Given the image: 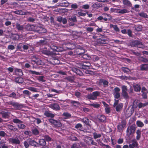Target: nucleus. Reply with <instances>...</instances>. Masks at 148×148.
Wrapping results in <instances>:
<instances>
[{"mask_svg": "<svg viewBox=\"0 0 148 148\" xmlns=\"http://www.w3.org/2000/svg\"><path fill=\"white\" fill-rule=\"evenodd\" d=\"M136 130L134 126L131 125L128 127L127 131V135L129 136L131 134H133Z\"/></svg>", "mask_w": 148, "mask_h": 148, "instance_id": "nucleus-1", "label": "nucleus"}, {"mask_svg": "<svg viewBox=\"0 0 148 148\" xmlns=\"http://www.w3.org/2000/svg\"><path fill=\"white\" fill-rule=\"evenodd\" d=\"M122 94L124 98H127L128 97L127 93V88L125 86H123L122 87Z\"/></svg>", "mask_w": 148, "mask_h": 148, "instance_id": "nucleus-2", "label": "nucleus"}, {"mask_svg": "<svg viewBox=\"0 0 148 148\" xmlns=\"http://www.w3.org/2000/svg\"><path fill=\"white\" fill-rule=\"evenodd\" d=\"M99 95V92H98L96 91L93 92L92 94L88 95V98L92 99L95 100Z\"/></svg>", "mask_w": 148, "mask_h": 148, "instance_id": "nucleus-3", "label": "nucleus"}, {"mask_svg": "<svg viewBox=\"0 0 148 148\" xmlns=\"http://www.w3.org/2000/svg\"><path fill=\"white\" fill-rule=\"evenodd\" d=\"M42 53L43 54L47 55H51L52 56L54 55V54L48 50L46 48H45L42 49L41 50Z\"/></svg>", "mask_w": 148, "mask_h": 148, "instance_id": "nucleus-4", "label": "nucleus"}, {"mask_svg": "<svg viewBox=\"0 0 148 148\" xmlns=\"http://www.w3.org/2000/svg\"><path fill=\"white\" fill-rule=\"evenodd\" d=\"M9 141L10 143L15 144H19L20 143V140L17 138H10L9 139Z\"/></svg>", "mask_w": 148, "mask_h": 148, "instance_id": "nucleus-5", "label": "nucleus"}, {"mask_svg": "<svg viewBox=\"0 0 148 148\" xmlns=\"http://www.w3.org/2000/svg\"><path fill=\"white\" fill-rule=\"evenodd\" d=\"M114 94L115 98L116 99H118L120 97V94L119 93L120 89L118 87H116L114 88Z\"/></svg>", "mask_w": 148, "mask_h": 148, "instance_id": "nucleus-6", "label": "nucleus"}, {"mask_svg": "<svg viewBox=\"0 0 148 148\" xmlns=\"http://www.w3.org/2000/svg\"><path fill=\"white\" fill-rule=\"evenodd\" d=\"M49 121L51 123H52L56 126L60 127L61 125L60 123L56 120L51 119H49Z\"/></svg>", "mask_w": 148, "mask_h": 148, "instance_id": "nucleus-7", "label": "nucleus"}, {"mask_svg": "<svg viewBox=\"0 0 148 148\" xmlns=\"http://www.w3.org/2000/svg\"><path fill=\"white\" fill-rule=\"evenodd\" d=\"M14 12L16 14L21 15L29 14V12H24L21 10L15 11H14Z\"/></svg>", "mask_w": 148, "mask_h": 148, "instance_id": "nucleus-8", "label": "nucleus"}, {"mask_svg": "<svg viewBox=\"0 0 148 148\" xmlns=\"http://www.w3.org/2000/svg\"><path fill=\"white\" fill-rule=\"evenodd\" d=\"M36 32L39 33H42L46 32L47 30L44 28L41 27H38L37 28Z\"/></svg>", "mask_w": 148, "mask_h": 148, "instance_id": "nucleus-9", "label": "nucleus"}, {"mask_svg": "<svg viewBox=\"0 0 148 148\" xmlns=\"http://www.w3.org/2000/svg\"><path fill=\"white\" fill-rule=\"evenodd\" d=\"M49 107L53 110H57L60 109L59 106L57 104H51L49 105Z\"/></svg>", "mask_w": 148, "mask_h": 148, "instance_id": "nucleus-10", "label": "nucleus"}, {"mask_svg": "<svg viewBox=\"0 0 148 148\" xmlns=\"http://www.w3.org/2000/svg\"><path fill=\"white\" fill-rule=\"evenodd\" d=\"M132 45L139 48H143V45L139 41H134L132 42Z\"/></svg>", "mask_w": 148, "mask_h": 148, "instance_id": "nucleus-11", "label": "nucleus"}, {"mask_svg": "<svg viewBox=\"0 0 148 148\" xmlns=\"http://www.w3.org/2000/svg\"><path fill=\"white\" fill-rule=\"evenodd\" d=\"M15 73L16 75L18 76H22L23 75V72L20 69L15 68Z\"/></svg>", "mask_w": 148, "mask_h": 148, "instance_id": "nucleus-12", "label": "nucleus"}, {"mask_svg": "<svg viewBox=\"0 0 148 148\" xmlns=\"http://www.w3.org/2000/svg\"><path fill=\"white\" fill-rule=\"evenodd\" d=\"M51 49L54 51H62V48L55 46H53Z\"/></svg>", "mask_w": 148, "mask_h": 148, "instance_id": "nucleus-13", "label": "nucleus"}, {"mask_svg": "<svg viewBox=\"0 0 148 148\" xmlns=\"http://www.w3.org/2000/svg\"><path fill=\"white\" fill-rule=\"evenodd\" d=\"M132 144H130L129 145L130 148H135L137 146V143L136 141H132Z\"/></svg>", "mask_w": 148, "mask_h": 148, "instance_id": "nucleus-14", "label": "nucleus"}, {"mask_svg": "<svg viewBox=\"0 0 148 148\" xmlns=\"http://www.w3.org/2000/svg\"><path fill=\"white\" fill-rule=\"evenodd\" d=\"M38 27L34 25H31L28 26L29 29L30 30L35 31H36L37 28Z\"/></svg>", "mask_w": 148, "mask_h": 148, "instance_id": "nucleus-15", "label": "nucleus"}, {"mask_svg": "<svg viewBox=\"0 0 148 148\" xmlns=\"http://www.w3.org/2000/svg\"><path fill=\"white\" fill-rule=\"evenodd\" d=\"M134 90L136 92L140 91L141 88L140 86L138 84H135L133 85Z\"/></svg>", "mask_w": 148, "mask_h": 148, "instance_id": "nucleus-16", "label": "nucleus"}, {"mask_svg": "<svg viewBox=\"0 0 148 148\" xmlns=\"http://www.w3.org/2000/svg\"><path fill=\"white\" fill-rule=\"evenodd\" d=\"M123 105V103H121L117 105L116 107V110L117 111H119L122 109Z\"/></svg>", "mask_w": 148, "mask_h": 148, "instance_id": "nucleus-17", "label": "nucleus"}, {"mask_svg": "<svg viewBox=\"0 0 148 148\" xmlns=\"http://www.w3.org/2000/svg\"><path fill=\"white\" fill-rule=\"evenodd\" d=\"M85 141L89 145L93 144V140L90 137L87 138L85 140Z\"/></svg>", "mask_w": 148, "mask_h": 148, "instance_id": "nucleus-18", "label": "nucleus"}, {"mask_svg": "<svg viewBox=\"0 0 148 148\" xmlns=\"http://www.w3.org/2000/svg\"><path fill=\"white\" fill-rule=\"evenodd\" d=\"M27 141L29 143L30 145L32 146L36 145V143L34 140H32L31 139H29L27 140Z\"/></svg>", "mask_w": 148, "mask_h": 148, "instance_id": "nucleus-19", "label": "nucleus"}, {"mask_svg": "<svg viewBox=\"0 0 148 148\" xmlns=\"http://www.w3.org/2000/svg\"><path fill=\"white\" fill-rule=\"evenodd\" d=\"M71 148H81V147L79 143H75L73 144Z\"/></svg>", "mask_w": 148, "mask_h": 148, "instance_id": "nucleus-20", "label": "nucleus"}, {"mask_svg": "<svg viewBox=\"0 0 148 148\" xmlns=\"http://www.w3.org/2000/svg\"><path fill=\"white\" fill-rule=\"evenodd\" d=\"M148 69V64H143L140 66V69L141 70H145Z\"/></svg>", "mask_w": 148, "mask_h": 148, "instance_id": "nucleus-21", "label": "nucleus"}, {"mask_svg": "<svg viewBox=\"0 0 148 148\" xmlns=\"http://www.w3.org/2000/svg\"><path fill=\"white\" fill-rule=\"evenodd\" d=\"M15 81L18 83H22L23 82V79L21 77H17L15 79Z\"/></svg>", "mask_w": 148, "mask_h": 148, "instance_id": "nucleus-22", "label": "nucleus"}, {"mask_svg": "<svg viewBox=\"0 0 148 148\" xmlns=\"http://www.w3.org/2000/svg\"><path fill=\"white\" fill-rule=\"evenodd\" d=\"M148 105V101L144 103H140L138 105V107L139 108L145 107Z\"/></svg>", "mask_w": 148, "mask_h": 148, "instance_id": "nucleus-23", "label": "nucleus"}, {"mask_svg": "<svg viewBox=\"0 0 148 148\" xmlns=\"http://www.w3.org/2000/svg\"><path fill=\"white\" fill-rule=\"evenodd\" d=\"M123 2L124 4L125 5L129 6H132L131 3L128 0H123Z\"/></svg>", "mask_w": 148, "mask_h": 148, "instance_id": "nucleus-24", "label": "nucleus"}, {"mask_svg": "<svg viewBox=\"0 0 148 148\" xmlns=\"http://www.w3.org/2000/svg\"><path fill=\"white\" fill-rule=\"evenodd\" d=\"M45 115L47 117H51V118L53 117L54 115L53 114H51L48 112H46L45 113Z\"/></svg>", "mask_w": 148, "mask_h": 148, "instance_id": "nucleus-25", "label": "nucleus"}, {"mask_svg": "<svg viewBox=\"0 0 148 148\" xmlns=\"http://www.w3.org/2000/svg\"><path fill=\"white\" fill-rule=\"evenodd\" d=\"M29 74H31L33 75H40V73L39 72H36L35 71H33L32 70H29Z\"/></svg>", "mask_w": 148, "mask_h": 148, "instance_id": "nucleus-26", "label": "nucleus"}, {"mask_svg": "<svg viewBox=\"0 0 148 148\" xmlns=\"http://www.w3.org/2000/svg\"><path fill=\"white\" fill-rule=\"evenodd\" d=\"M93 135L94 138L95 139L100 138L101 136L100 134H98L96 132L93 133Z\"/></svg>", "mask_w": 148, "mask_h": 148, "instance_id": "nucleus-27", "label": "nucleus"}, {"mask_svg": "<svg viewBox=\"0 0 148 148\" xmlns=\"http://www.w3.org/2000/svg\"><path fill=\"white\" fill-rule=\"evenodd\" d=\"M136 133L137 134L136 139L138 140L140 137L141 132L139 130H137L136 132Z\"/></svg>", "mask_w": 148, "mask_h": 148, "instance_id": "nucleus-28", "label": "nucleus"}, {"mask_svg": "<svg viewBox=\"0 0 148 148\" xmlns=\"http://www.w3.org/2000/svg\"><path fill=\"white\" fill-rule=\"evenodd\" d=\"M136 124L138 127H142L144 125L143 123L139 121H137Z\"/></svg>", "mask_w": 148, "mask_h": 148, "instance_id": "nucleus-29", "label": "nucleus"}, {"mask_svg": "<svg viewBox=\"0 0 148 148\" xmlns=\"http://www.w3.org/2000/svg\"><path fill=\"white\" fill-rule=\"evenodd\" d=\"M99 119L101 121L104 122L106 119V117L103 115H101L100 116Z\"/></svg>", "mask_w": 148, "mask_h": 148, "instance_id": "nucleus-30", "label": "nucleus"}, {"mask_svg": "<svg viewBox=\"0 0 148 148\" xmlns=\"http://www.w3.org/2000/svg\"><path fill=\"white\" fill-rule=\"evenodd\" d=\"M18 126L20 129H24L25 127V126L22 123V121L18 124Z\"/></svg>", "mask_w": 148, "mask_h": 148, "instance_id": "nucleus-31", "label": "nucleus"}, {"mask_svg": "<svg viewBox=\"0 0 148 148\" xmlns=\"http://www.w3.org/2000/svg\"><path fill=\"white\" fill-rule=\"evenodd\" d=\"M16 28L18 30H22L23 28L22 26H21L18 23H16Z\"/></svg>", "mask_w": 148, "mask_h": 148, "instance_id": "nucleus-32", "label": "nucleus"}, {"mask_svg": "<svg viewBox=\"0 0 148 148\" xmlns=\"http://www.w3.org/2000/svg\"><path fill=\"white\" fill-rule=\"evenodd\" d=\"M82 121L83 123L86 125H88L89 124V120L86 118L83 119Z\"/></svg>", "mask_w": 148, "mask_h": 148, "instance_id": "nucleus-33", "label": "nucleus"}, {"mask_svg": "<svg viewBox=\"0 0 148 148\" xmlns=\"http://www.w3.org/2000/svg\"><path fill=\"white\" fill-rule=\"evenodd\" d=\"M39 142L41 145H43L46 144L45 140L43 139H40L39 141Z\"/></svg>", "mask_w": 148, "mask_h": 148, "instance_id": "nucleus-34", "label": "nucleus"}, {"mask_svg": "<svg viewBox=\"0 0 148 148\" xmlns=\"http://www.w3.org/2000/svg\"><path fill=\"white\" fill-rule=\"evenodd\" d=\"M38 80L39 81L42 82H44L45 81V80L44 78V77L42 76H39L38 78Z\"/></svg>", "mask_w": 148, "mask_h": 148, "instance_id": "nucleus-35", "label": "nucleus"}, {"mask_svg": "<svg viewBox=\"0 0 148 148\" xmlns=\"http://www.w3.org/2000/svg\"><path fill=\"white\" fill-rule=\"evenodd\" d=\"M100 6V5L97 3H94L92 5V7L94 8H98Z\"/></svg>", "mask_w": 148, "mask_h": 148, "instance_id": "nucleus-36", "label": "nucleus"}, {"mask_svg": "<svg viewBox=\"0 0 148 148\" xmlns=\"http://www.w3.org/2000/svg\"><path fill=\"white\" fill-rule=\"evenodd\" d=\"M63 115L66 117V118H69L71 116V115L67 112L64 113L63 114Z\"/></svg>", "mask_w": 148, "mask_h": 148, "instance_id": "nucleus-37", "label": "nucleus"}, {"mask_svg": "<svg viewBox=\"0 0 148 148\" xmlns=\"http://www.w3.org/2000/svg\"><path fill=\"white\" fill-rule=\"evenodd\" d=\"M105 18H103V19L104 21H107L108 20H110V16L108 14H105Z\"/></svg>", "mask_w": 148, "mask_h": 148, "instance_id": "nucleus-38", "label": "nucleus"}, {"mask_svg": "<svg viewBox=\"0 0 148 148\" xmlns=\"http://www.w3.org/2000/svg\"><path fill=\"white\" fill-rule=\"evenodd\" d=\"M28 89L31 91H33L35 92H37V89L35 88L30 87L28 88Z\"/></svg>", "mask_w": 148, "mask_h": 148, "instance_id": "nucleus-39", "label": "nucleus"}, {"mask_svg": "<svg viewBox=\"0 0 148 148\" xmlns=\"http://www.w3.org/2000/svg\"><path fill=\"white\" fill-rule=\"evenodd\" d=\"M33 133L36 135H37L38 134L39 132L38 130L36 129H34L32 131Z\"/></svg>", "mask_w": 148, "mask_h": 148, "instance_id": "nucleus-40", "label": "nucleus"}, {"mask_svg": "<svg viewBox=\"0 0 148 148\" xmlns=\"http://www.w3.org/2000/svg\"><path fill=\"white\" fill-rule=\"evenodd\" d=\"M119 12L120 13L124 14L127 13V10L126 9H123L120 10L119 11Z\"/></svg>", "mask_w": 148, "mask_h": 148, "instance_id": "nucleus-41", "label": "nucleus"}, {"mask_svg": "<svg viewBox=\"0 0 148 148\" xmlns=\"http://www.w3.org/2000/svg\"><path fill=\"white\" fill-rule=\"evenodd\" d=\"M44 138L48 141H50L51 140V138L48 135L45 136H44Z\"/></svg>", "mask_w": 148, "mask_h": 148, "instance_id": "nucleus-42", "label": "nucleus"}, {"mask_svg": "<svg viewBox=\"0 0 148 148\" xmlns=\"http://www.w3.org/2000/svg\"><path fill=\"white\" fill-rule=\"evenodd\" d=\"M71 103L73 104L75 106H77L79 104V102L75 101H72Z\"/></svg>", "mask_w": 148, "mask_h": 148, "instance_id": "nucleus-43", "label": "nucleus"}, {"mask_svg": "<svg viewBox=\"0 0 148 148\" xmlns=\"http://www.w3.org/2000/svg\"><path fill=\"white\" fill-rule=\"evenodd\" d=\"M89 8V5L88 4H85L83 5L82 8L85 9H88Z\"/></svg>", "mask_w": 148, "mask_h": 148, "instance_id": "nucleus-44", "label": "nucleus"}, {"mask_svg": "<svg viewBox=\"0 0 148 148\" xmlns=\"http://www.w3.org/2000/svg\"><path fill=\"white\" fill-rule=\"evenodd\" d=\"M3 117L4 118H8L9 116V115L8 113H2Z\"/></svg>", "mask_w": 148, "mask_h": 148, "instance_id": "nucleus-45", "label": "nucleus"}, {"mask_svg": "<svg viewBox=\"0 0 148 148\" xmlns=\"http://www.w3.org/2000/svg\"><path fill=\"white\" fill-rule=\"evenodd\" d=\"M122 69L123 71L125 73H128L130 71V70L127 68L123 67Z\"/></svg>", "mask_w": 148, "mask_h": 148, "instance_id": "nucleus-46", "label": "nucleus"}, {"mask_svg": "<svg viewBox=\"0 0 148 148\" xmlns=\"http://www.w3.org/2000/svg\"><path fill=\"white\" fill-rule=\"evenodd\" d=\"M139 15L142 17H145V18H147V14L144 13V12H141L139 14Z\"/></svg>", "mask_w": 148, "mask_h": 148, "instance_id": "nucleus-47", "label": "nucleus"}, {"mask_svg": "<svg viewBox=\"0 0 148 148\" xmlns=\"http://www.w3.org/2000/svg\"><path fill=\"white\" fill-rule=\"evenodd\" d=\"M16 94L14 92H13L10 95H9L8 97H10L15 98L16 96Z\"/></svg>", "mask_w": 148, "mask_h": 148, "instance_id": "nucleus-48", "label": "nucleus"}, {"mask_svg": "<svg viewBox=\"0 0 148 148\" xmlns=\"http://www.w3.org/2000/svg\"><path fill=\"white\" fill-rule=\"evenodd\" d=\"M72 21L75 22L76 21V17L75 16H73L71 18H69Z\"/></svg>", "mask_w": 148, "mask_h": 148, "instance_id": "nucleus-49", "label": "nucleus"}, {"mask_svg": "<svg viewBox=\"0 0 148 148\" xmlns=\"http://www.w3.org/2000/svg\"><path fill=\"white\" fill-rule=\"evenodd\" d=\"M78 14L79 16H85L86 14L82 12L81 11L78 12Z\"/></svg>", "mask_w": 148, "mask_h": 148, "instance_id": "nucleus-50", "label": "nucleus"}, {"mask_svg": "<svg viewBox=\"0 0 148 148\" xmlns=\"http://www.w3.org/2000/svg\"><path fill=\"white\" fill-rule=\"evenodd\" d=\"M13 121L14 123H18V124L21 123V121L17 119H13Z\"/></svg>", "mask_w": 148, "mask_h": 148, "instance_id": "nucleus-51", "label": "nucleus"}, {"mask_svg": "<svg viewBox=\"0 0 148 148\" xmlns=\"http://www.w3.org/2000/svg\"><path fill=\"white\" fill-rule=\"evenodd\" d=\"M8 49L12 50L15 49V47L14 46L10 45L8 46Z\"/></svg>", "mask_w": 148, "mask_h": 148, "instance_id": "nucleus-52", "label": "nucleus"}, {"mask_svg": "<svg viewBox=\"0 0 148 148\" xmlns=\"http://www.w3.org/2000/svg\"><path fill=\"white\" fill-rule=\"evenodd\" d=\"M92 58L94 60H99V57L95 55L92 56Z\"/></svg>", "mask_w": 148, "mask_h": 148, "instance_id": "nucleus-53", "label": "nucleus"}, {"mask_svg": "<svg viewBox=\"0 0 148 148\" xmlns=\"http://www.w3.org/2000/svg\"><path fill=\"white\" fill-rule=\"evenodd\" d=\"M23 93L24 94L29 95L31 94V92L27 90H25L23 91Z\"/></svg>", "mask_w": 148, "mask_h": 148, "instance_id": "nucleus-54", "label": "nucleus"}, {"mask_svg": "<svg viewBox=\"0 0 148 148\" xmlns=\"http://www.w3.org/2000/svg\"><path fill=\"white\" fill-rule=\"evenodd\" d=\"M142 96L144 99L147 98V92H142Z\"/></svg>", "mask_w": 148, "mask_h": 148, "instance_id": "nucleus-55", "label": "nucleus"}, {"mask_svg": "<svg viewBox=\"0 0 148 148\" xmlns=\"http://www.w3.org/2000/svg\"><path fill=\"white\" fill-rule=\"evenodd\" d=\"M117 128L119 131L120 132L123 128L121 124H119L117 126Z\"/></svg>", "mask_w": 148, "mask_h": 148, "instance_id": "nucleus-56", "label": "nucleus"}, {"mask_svg": "<svg viewBox=\"0 0 148 148\" xmlns=\"http://www.w3.org/2000/svg\"><path fill=\"white\" fill-rule=\"evenodd\" d=\"M6 134L3 131H0V136L4 137L6 135Z\"/></svg>", "mask_w": 148, "mask_h": 148, "instance_id": "nucleus-57", "label": "nucleus"}, {"mask_svg": "<svg viewBox=\"0 0 148 148\" xmlns=\"http://www.w3.org/2000/svg\"><path fill=\"white\" fill-rule=\"evenodd\" d=\"M28 142L27 141H25L24 142V145L26 148H27L29 147V145L28 144Z\"/></svg>", "mask_w": 148, "mask_h": 148, "instance_id": "nucleus-58", "label": "nucleus"}, {"mask_svg": "<svg viewBox=\"0 0 148 148\" xmlns=\"http://www.w3.org/2000/svg\"><path fill=\"white\" fill-rule=\"evenodd\" d=\"M91 105L95 108H97L99 106V105L97 103H93L91 104Z\"/></svg>", "mask_w": 148, "mask_h": 148, "instance_id": "nucleus-59", "label": "nucleus"}, {"mask_svg": "<svg viewBox=\"0 0 148 148\" xmlns=\"http://www.w3.org/2000/svg\"><path fill=\"white\" fill-rule=\"evenodd\" d=\"M82 126V125L80 123H78L75 126V127L76 128H81Z\"/></svg>", "mask_w": 148, "mask_h": 148, "instance_id": "nucleus-60", "label": "nucleus"}, {"mask_svg": "<svg viewBox=\"0 0 148 148\" xmlns=\"http://www.w3.org/2000/svg\"><path fill=\"white\" fill-rule=\"evenodd\" d=\"M71 7L73 9H76L78 8V5L76 4H72L71 5Z\"/></svg>", "mask_w": 148, "mask_h": 148, "instance_id": "nucleus-61", "label": "nucleus"}, {"mask_svg": "<svg viewBox=\"0 0 148 148\" xmlns=\"http://www.w3.org/2000/svg\"><path fill=\"white\" fill-rule=\"evenodd\" d=\"M22 47H23L21 43L18 44L17 46L18 49L20 50H21Z\"/></svg>", "mask_w": 148, "mask_h": 148, "instance_id": "nucleus-62", "label": "nucleus"}, {"mask_svg": "<svg viewBox=\"0 0 148 148\" xmlns=\"http://www.w3.org/2000/svg\"><path fill=\"white\" fill-rule=\"evenodd\" d=\"M114 29L116 32H119V28L117 27V26L115 25L114 27Z\"/></svg>", "mask_w": 148, "mask_h": 148, "instance_id": "nucleus-63", "label": "nucleus"}, {"mask_svg": "<svg viewBox=\"0 0 148 148\" xmlns=\"http://www.w3.org/2000/svg\"><path fill=\"white\" fill-rule=\"evenodd\" d=\"M105 110L106 112L107 113H109L110 112V109L109 107L107 108H105Z\"/></svg>", "mask_w": 148, "mask_h": 148, "instance_id": "nucleus-64", "label": "nucleus"}]
</instances>
